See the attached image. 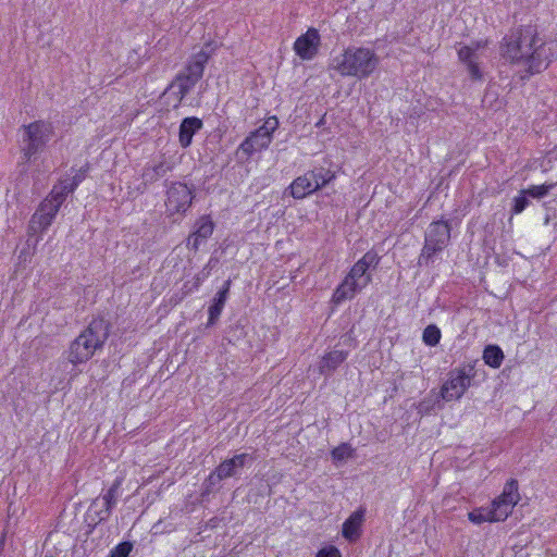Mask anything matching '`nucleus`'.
<instances>
[{
    "mask_svg": "<svg viewBox=\"0 0 557 557\" xmlns=\"http://www.w3.org/2000/svg\"><path fill=\"white\" fill-rule=\"evenodd\" d=\"M502 57L525 67L530 75L540 73L557 59V40H544L534 25H521L503 38Z\"/></svg>",
    "mask_w": 557,
    "mask_h": 557,
    "instance_id": "1",
    "label": "nucleus"
},
{
    "mask_svg": "<svg viewBox=\"0 0 557 557\" xmlns=\"http://www.w3.org/2000/svg\"><path fill=\"white\" fill-rule=\"evenodd\" d=\"M380 256L374 249L368 250L349 270L344 280L338 284L332 295V301L339 305L352 299L366 288L372 281L370 269H375L380 263Z\"/></svg>",
    "mask_w": 557,
    "mask_h": 557,
    "instance_id": "2",
    "label": "nucleus"
},
{
    "mask_svg": "<svg viewBox=\"0 0 557 557\" xmlns=\"http://www.w3.org/2000/svg\"><path fill=\"white\" fill-rule=\"evenodd\" d=\"M110 334V324L103 318L92 319L88 326L71 343L66 354L73 366L87 362L101 349Z\"/></svg>",
    "mask_w": 557,
    "mask_h": 557,
    "instance_id": "3",
    "label": "nucleus"
},
{
    "mask_svg": "<svg viewBox=\"0 0 557 557\" xmlns=\"http://www.w3.org/2000/svg\"><path fill=\"white\" fill-rule=\"evenodd\" d=\"M377 65L379 58L375 52L363 47H348L333 59V67L342 76H354L358 79L369 77Z\"/></svg>",
    "mask_w": 557,
    "mask_h": 557,
    "instance_id": "4",
    "label": "nucleus"
},
{
    "mask_svg": "<svg viewBox=\"0 0 557 557\" xmlns=\"http://www.w3.org/2000/svg\"><path fill=\"white\" fill-rule=\"evenodd\" d=\"M451 225L449 221L440 219L433 221L424 233V244L418 258L419 267L434 263L435 256L442 252L450 242Z\"/></svg>",
    "mask_w": 557,
    "mask_h": 557,
    "instance_id": "5",
    "label": "nucleus"
},
{
    "mask_svg": "<svg viewBox=\"0 0 557 557\" xmlns=\"http://www.w3.org/2000/svg\"><path fill=\"white\" fill-rule=\"evenodd\" d=\"M209 55L205 51L191 55L186 66L176 75L171 84L172 88H177L176 96L178 102L194 89L196 84L202 78Z\"/></svg>",
    "mask_w": 557,
    "mask_h": 557,
    "instance_id": "6",
    "label": "nucleus"
},
{
    "mask_svg": "<svg viewBox=\"0 0 557 557\" xmlns=\"http://www.w3.org/2000/svg\"><path fill=\"white\" fill-rule=\"evenodd\" d=\"M23 157L30 161L34 156L40 153L46 148L53 135V127L45 121H35L23 126Z\"/></svg>",
    "mask_w": 557,
    "mask_h": 557,
    "instance_id": "7",
    "label": "nucleus"
},
{
    "mask_svg": "<svg viewBox=\"0 0 557 557\" xmlns=\"http://www.w3.org/2000/svg\"><path fill=\"white\" fill-rule=\"evenodd\" d=\"M474 367L465 364L449 371L447 381L442 385L441 395L446 401L459 399L471 385Z\"/></svg>",
    "mask_w": 557,
    "mask_h": 557,
    "instance_id": "8",
    "label": "nucleus"
},
{
    "mask_svg": "<svg viewBox=\"0 0 557 557\" xmlns=\"http://www.w3.org/2000/svg\"><path fill=\"white\" fill-rule=\"evenodd\" d=\"M193 198V189L185 183H172L166 191V209L171 214L184 213L191 206Z\"/></svg>",
    "mask_w": 557,
    "mask_h": 557,
    "instance_id": "9",
    "label": "nucleus"
},
{
    "mask_svg": "<svg viewBox=\"0 0 557 557\" xmlns=\"http://www.w3.org/2000/svg\"><path fill=\"white\" fill-rule=\"evenodd\" d=\"M520 500L519 484L516 479L506 482L502 494L492 503V508L498 513V519L506 520L512 508Z\"/></svg>",
    "mask_w": 557,
    "mask_h": 557,
    "instance_id": "10",
    "label": "nucleus"
},
{
    "mask_svg": "<svg viewBox=\"0 0 557 557\" xmlns=\"http://www.w3.org/2000/svg\"><path fill=\"white\" fill-rule=\"evenodd\" d=\"M272 138L264 135L258 128L251 132L238 146L236 154L239 159L248 160L255 153L261 152L269 148Z\"/></svg>",
    "mask_w": 557,
    "mask_h": 557,
    "instance_id": "11",
    "label": "nucleus"
},
{
    "mask_svg": "<svg viewBox=\"0 0 557 557\" xmlns=\"http://www.w3.org/2000/svg\"><path fill=\"white\" fill-rule=\"evenodd\" d=\"M321 37L318 29L310 27L295 40L294 50L300 59L312 60L319 51Z\"/></svg>",
    "mask_w": 557,
    "mask_h": 557,
    "instance_id": "12",
    "label": "nucleus"
},
{
    "mask_svg": "<svg viewBox=\"0 0 557 557\" xmlns=\"http://www.w3.org/2000/svg\"><path fill=\"white\" fill-rule=\"evenodd\" d=\"M60 208L46 198L39 203L37 210L30 218V226L34 231L45 232L52 224Z\"/></svg>",
    "mask_w": 557,
    "mask_h": 557,
    "instance_id": "13",
    "label": "nucleus"
},
{
    "mask_svg": "<svg viewBox=\"0 0 557 557\" xmlns=\"http://www.w3.org/2000/svg\"><path fill=\"white\" fill-rule=\"evenodd\" d=\"M253 457L247 453L238 454L222 461L214 471L221 481L236 476L239 469L252 463Z\"/></svg>",
    "mask_w": 557,
    "mask_h": 557,
    "instance_id": "14",
    "label": "nucleus"
},
{
    "mask_svg": "<svg viewBox=\"0 0 557 557\" xmlns=\"http://www.w3.org/2000/svg\"><path fill=\"white\" fill-rule=\"evenodd\" d=\"M214 222L209 215H201L195 223V231L187 238V246L197 251L213 233Z\"/></svg>",
    "mask_w": 557,
    "mask_h": 557,
    "instance_id": "15",
    "label": "nucleus"
},
{
    "mask_svg": "<svg viewBox=\"0 0 557 557\" xmlns=\"http://www.w3.org/2000/svg\"><path fill=\"white\" fill-rule=\"evenodd\" d=\"M288 188L293 198L304 199L319 190V184L314 181V175L308 171L304 175L296 177Z\"/></svg>",
    "mask_w": 557,
    "mask_h": 557,
    "instance_id": "16",
    "label": "nucleus"
},
{
    "mask_svg": "<svg viewBox=\"0 0 557 557\" xmlns=\"http://www.w3.org/2000/svg\"><path fill=\"white\" fill-rule=\"evenodd\" d=\"M172 164L164 157H160L159 160H153L144 166L141 177L145 184H152L172 171Z\"/></svg>",
    "mask_w": 557,
    "mask_h": 557,
    "instance_id": "17",
    "label": "nucleus"
},
{
    "mask_svg": "<svg viewBox=\"0 0 557 557\" xmlns=\"http://www.w3.org/2000/svg\"><path fill=\"white\" fill-rule=\"evenodd\" d=\"M231 280H226L220 290L215 294L212 299V304L209 306L208 313V326L215 324L219 317L221 315L225 302L228 298L230 288H231Z\"/></svg>",
    "mask_w": 557,
    "mask_h": 557,
    "instance_id": "18",
    "label": "nucleus"
},
{
    "mask_svg": "<svg viewBox=\"0 0 557 557\" xmlns=\"http://www.w3.org/2000/svg\"><path fill=\"white\" fill-rule=\"evenodd\" d=\"M203 126L202 121L196 116H189L182 120L178 131V141L183 148L191 145L193 136Z\"/></svg>",
    "mask_w": 557,
    "mask_h": 557,
    "instance_id": "19",
    "label": "nucleus"
},
{
    "mask_svg": "<svg viewBox=\"0 0 557 557\" xmlns=\"http://www.w3.org/2000/svg\"><path fill=\"white\" fill-rule=\"evenodd\" d=\"M348 357V351L331 350L325 354L319 362V372L324 376H330Z\"/></svg>",
    "mask_w": 557,
    "mask_h": 557,
    "instance_id": "20",
    "label": "nucleus"
},
{
    "mask_svg": "<svg viewBox=\"0 0 557 557\" xmlns=\"http://www.w3.org/2000/svg\"><path fill=\"white\" fill-rule=\"evenodd\" d=\"M122 484L123 478L116 476L112 485L109 487V490L101 494L100 498H102V502L107 507L102 511V515L99 517V519H109V517L111 516L112 510L117 503Z\"/></svg>",
    "mask_w": 557,
    "mask_h": 557,
    "instance_id": "21",
    "label": "nucleus"
},
{
    "mask_svg": "<svg viewBox=\"0 0 557 557\" xmlns=\"http://www.w3.org/2000/svg\"><path fill=\"white\" fill-rule=\"evenodd\" d=\"M366 510L360 508L352 512L348 519L343 523V536L354 542L360 536V528L364 518Z\"/></svg>",
    "mask_w": 557,
    "mask_h": 557,
    "instance_id": "22",
    "label": "nucleus"
},
{
    "mask_svg": "<svg viewBox=\"0 0 557 557\" xmlns=\"http://www.w3.org/2000/svg\"><path fill=\"white\" fill-rule=\"evenodd\" d=\"M473 49L472 47H460L457 53L459 61L467 65L470 77L473 81H479L482 78V72L478 63L479 57H473Z\"/></svg>",
    "mask_w": 557,
    "mask_h": 557,
    "instance_id": "23",
    "label": "nucleus"
},
{
    "mask_svg": "<svg viewBox=\"0 0 557 557\" xmlns=\"http://www.w3.org/2000/svg\"><path fill=\"white\" fill-rule=\"evenodd\" d=\"M72 193H74V190L69 189L67 180L62 178L55 185H53L46 199L50 200V202H53V205H58V208H61L69 194Z\"/></svg>",
    "mask_w": 557,
    "mask_h": 557,
    "instance_id": "24",
    "label": "nucleus"
},
{
    "mask_svg": "<svg viewBox=\"0 0 557 557\" xmlns=\"http://www.w3.org/2000/svg\"><path fill=\"white\" fill-rule=\"evenodd\" d=\"M469 520L474 524H481L483 522H497L504 521L503 519H498V513L494 511L491 507L487 508H478L468 513Z\"/></svg>",
    "mask_w": 557,
    "mask_h": 557,
    "instance_id": "25",
    "label": "nucleus"
},
{
    "mask_svg": "<svg viewBox=\"0 0 557 557\" xmlns=\"http://www.w3.org/2000/svg\"><path fill=\"white\" fill-rule=\"evenodd\" d=\"M483 360L491 368L497 369L504 361V352L497 345H487L483 350Z\"/></svg>",
    "mask_w": 557,
    "mask_h": 557,
    "instance_id": "26",
    "label": "nucleus"
},
{
    "mask_svg": "<svg viewBox=\"0 0 557 557\" xmlns=\"http://www.w3.org/2000/svg\"><path fill=\"white\" fill-rule=\"evenodd\" d=\"M107 506L102 502V498L97 497L95 498L90 506L88 507V510L86 512L87 519L89 520V525H92V528L97 527L99 523L107 521L108 519H99V517L102 515V511L104 510Z\"/></svg>",
    "mask_w": 557,
    "mask_h": 557,
    "instance_id": "27",
    "label": "nucleus"
},
{
    "mask_svg": "<svg viewBox=\"0 0 557 557\" xmlns=\"http://www.w3.org/2000/svg\"><path fill=\"white\" fill-rule=\"evenodd\" d=\"M220 260L215 256H211L206 265L194 276V289H198L200 285L210 276L211 271L215 269Z\"/></svg>",
    "mask_w": 557,
    "mask_h": 557,
    "instance_id": "28",
    "label": "nucleus"
},
{
    "mask_svg": "<svg viewBox=\"0 0 557 557\" xmlns=\"http://www.w3.org/2000/svg\"><path fill=\"white\" fill-rule=\"evenodd\" d=\"M441 337V330L435 324H430L423 330L422 341L428 346H436L440 343Z\"/></svg>",
    "mask_w": 557,
    "mask_h": 557,
    "instance_id": "29",
    "label": "nucleus"
},
{
    "mask_svg": "<svg viewBox=\"0 0 557 557\" xmlns=\"http://www.w3.org/2000/svg\"><path fill=\"white\" fill-rule=\"evenodd\" d=\"M556 186V183L531 185L523 189V194L533 198L541 199L548 195V193Z\"/></svg>",
    "mask_w": 557,
    "mask_h": 557,
    "instance_id": "30",
    "label": "nucleus"
},
{
    "mask_svg": "<svg viewBox=\"0 0 557 557\" xmlns=\"http://www.w3.org/2000/svg\"><path fill=\"white\" fill-rule=\"evenodd\" d=\"M310 172L314 175V181H317L319 184V189L324 187L336 177L335 172L324 168H315Z\"/></svg>",
    "mask_w": 557,
    "mask_h": 557,
    "instance_id": "31",
    "label": "nucleus"
},
{
    "mask_svg": "<svg viewBox=\"0 0 557 557\" xmlns=\"http://www.w3.org/2000/svg\"><path fill=\"white\" fill-rule=\"evenodd\" d=\"M221 479L216 475V472L213 470L210 474L205 479L202 483V496H208L218 490V485L220 484Z\"/></svg>",
    "mask_w": 557,
    "mask_h": 557,
    "instance_id": "32",
    "label": "nucleus"
},
{
    "mask_svg": "<svg viewBox=\"0 0 557 557\" xmlns=\"http://www.w3.org/2000/svg\"><path fill=\"white\" fill-rule=\"evenodd\" d=\"M133 547L132 542H121L110 550L109 557H128Z\"/></svg>",
    "mask_w": 557,
    "mask_h": 557,
    "instance_id": "33",
    "label": "nucleus"
},
{
    "mask_svg": "<svg viewBox=\"0 0 557 557\" xmlns=\"http://www.w3.org/2000/svg\"><path fill=\"white\" fill-rule=\"evenodd\" d=\"M280 125L278 119L275 115L269 116L264 123L258 127L264 135L273 139V133Z\"/></svg>",
    "mask_w": 557,
    "mask_h": 557,
    "instance_id": "34",
    "label": "nucleus"
},
{
    "mask_svg": "<svg viewBox=\"0 0 557 557\" xmlns=\"http://www.w3.org/2000/svg\"><path fill=\"white\" fill-rule=\"evenodd\" d=\"M530 201L528 199V195L523 194V190L513 198V205L511 208V214H520L528 206Z\"/></svg>",
    "mask_w": 557,
    "mask_h": 557,
    "instance_id": "35",
    "label": "nucleus"
},
{
    "mask_svg": "<svg viewBox=\"0 0 557 557\" xmlns=\"http://www.w3.org/2000/svg\"><path fill=\"white\" fill-rule=\"evenodd\" d=\"M88 172V166H83L76 171L75 175L72 178L67 180V185L70 190H74L78 187V185L86 178Z\"/></svg>",
    "mask_w": 557,
    "mask_h": 557,
    "instance_id": "36",
    "label": "nucleus"
},
{
    "mask_svg": "<svg viewBox=\"0 0 557 557\" xmlns=\"http://www.w3.org/2000/svg\"><path fill=\"white\" fill-rule=\"evenodd\" d=\"M331 454L334 460L342 461L351 456V448L348 444L343 443L335 447Z\"/></svg>",
    "mask_w": 557,
    "mask_h": 557,
    "instance_id": "37",
    "label": "nucleus"
},
{
    "mask_svg": "<svg viewBox=\"0 0 557 557\" xmlns=\"http://www.w3.org/2000/svg\"><path fill=\"white\" fill-rule=\"evenodd\" d=\"M315 557H342V555L337 547L329 546L320 549Z\"/></svg>",
    "mask_w": 557,
    "mask_h": 557,
    "instance_id": "38",
    "label": "nucleus"
},
{
    "mask_svg": "<svg viewBox=\"0 0 557 557\" xmlns=\"http://www.w3.org/2000/svg\"><path fill=\"white\" fill-rule=\"evenodd\" d=\"M486 46V41L478 40L471 42V45H468L467 47H472L473 49V57H479L476 51L481 48H484Z\"/></svg>",
    "mask_w": 557,
    "mask_h": 557,
    "instance_id": "39",
    "label": "nucleus"
},
{
    "mask_svg": "<svg viewBox=\"0 0 557 557\" xmlns=\"http://www.w3.org/2000/svg\"><path fill=\"white\" fill-rule=\"evenodd\" d=\"M323 122H324V117H322V119H321V120L315 124V126H317V127H320V126L323 124Z\"/></svg>",
    "mask_w": 557,
    "mask_h": 557,
    "instance_id": "40",
    "label": "nucleus"
}]
</instances>
